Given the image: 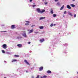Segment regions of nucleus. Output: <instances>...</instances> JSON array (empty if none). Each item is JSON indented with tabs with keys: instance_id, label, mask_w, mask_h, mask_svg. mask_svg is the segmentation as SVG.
<instances>
[{
	"instance_id": "f257e3e1",
	"label": "nucleus",
	"mask_w": 78,
	"mask_h": 78,
	"mask_svg": "<svg viewBox=\"0 0 78 78\" xmlns=\"http://www.w3.org/2000/svg\"><path fill=\"white\" fill-rule=\"evenodd\" d=\"M2 47L3 48H4V49H6L7 48V46L6 45V44H4L2 45Z\"/></svg>"
},
{
	"instance_id": "f03ea898",
	"label": "nucleus",
	"mask_w": 78,
	"mask_h": 78,
	"mask_svg": "<svg viewBox=\"0 0 78 78\" xmlns=\"http://www.w3.org/2000/svg\"><path fill=\"white\" fill-rule=\"evenodd\" d=\"M36 10L38 12H39V13H41V11L40 8L37 9Z\"/></svg>"
},
{
	"instance_id": "7ed1b4c3",
	"label": "nucleus",
	"mask_w": 78,
	"mask_h": 78,
	"mask_svg": "<svg viewBox=\"0 0 78 78\" xmlns=\"http://www.w3.org/2000/svg\"><path fill=\"white\" fill-rule=\"evenodd\" d=\"M15 25H12L11 26V29H14V28H15Z\"/></svg>"
},
{
	"instance_id": "20e7f679",
	"label": "nucleus",
	"mask_w": 78,
	"mask_h": 78,
	"mask_svg": "<svg viewBox=\"0 0 78 78\" xmlns=\"http://www.w3.org/2000/svg\"><path fill=\"white\" fill-rule=\"evenodd\" d=\"M44 38H42V39H40V42L41 43H42V42H43L44 41Z\"/></svg>"
},
{
	"instance_id": "39448f33",
	"label": "nucleus",
	"mask_w": 78,
	"mask_h": 78,
	"mask_svg": "<svg viewBox=\"0 0 78 78\" xmlns=\"http://www.w3.org/2000/svg\"><path fill=\"white\" fill-rule=\"evenodd\" d=\"M68 14H69V15H70L71 17L73 16V15H72V13H70V12H68Z\"/></svg>"
},
{
	"instance_id": "423d86ee",
	"label": "nucleus",
	"mask_w": 78,
	"mask_h": 78,
	"mask_svg": "<svg viewBox=\"0 0 78 78\" xmlns=\"http://www.w3.org/2000/svg\"><path fill=\"white\" fill-rule=\"evenodd\" d=\"M24 62L25 63H26L27 64V65H30V64L28 62H27V60H24Z\"/></svg>"
},
{
	"instance_id": "0eeeda50",
	"label": "nucleus",
	"mask_w": 78,
	"mask_h": 78,
	"mask_svg": "<svg viewBox=\"0 0 78 78\" xmlns=\"http://www.w3.org/2000/svg\"><path fill=\"white\" fill-rule=\"evenodd\" d=\"M43 70V67L42 66H41L39 68V71H42Z\"/></svg>"
},
{
	"instance_id": "6e6552de",
	"label": "nucleus",
	"mask_w": 78,
	"mask_h": 78,
	"mask_svg": "<svg viewBox=\"0 0 78 78\" xmlns=\"http://www.w3.org/2000/svg\"><path fill=\"white\" fill-rule=\"evenodd\" d=\"M67 8H68V9H71V7H70L69 5H67Z\"/></svg>"
},
{
	"instance_id": "1a4fd4ad",
	"label": "nucleus",
	"mask_w": 78,
	"mask_h": 78,
	"mask_svg": "<svg viewBox=\"0 0 78 78\" xmlns=\"http://www.w3.org/2000/svg\"><path fill=\"white\" fill-rule=\"evenodd\" d=\"M51 11H50V13L51 14H53V9H51Z\"/></svg>"
},
{
	"instance_id": "9d476101",
	"label": "nucleus",
	"mask_w": 78,
	"mask_h": 78,
	"mask_svg": "<svg viewBox=\"0 0 78 78\" xmlns=\"http://www.w3.org/2000/svg\"><path fill=\"white\" fill-rule=\"evenodd\" d=\"M33 31H34L33 29H32V30H30V31L29 32V34H30V33H32V32H33Z\"/></svg>"
},
{
	"instance_id": "9b49d317",
	"label": "nucleus",
	"mask_w": 78,
	"mask_h": 78,
	"mask_svg": "<svg viewBox=\"0 0 78 78\" xmlns=\"http://www.w3.org/2000/svg\"><path fill=\"white\" fill-rule=\"evenodd\" d=\"M45 11V10L44 9H43L41 11L40 13L42 14V13H43V12H44Z\"/></svg>"
},
{
	"instance_id": "f8f14e48",
	"label": "nucleus",
	"mask_w": 78,
	"mask_h": 78,
	"mask_svg": "<svg viewBox=\"0 0 78 78\" xmlns=\"http://www.w3.org/2000/svg\"><path fill=\"white\" fill-rule=\"evenodd\" d=\"M17 46L19 47L20 48L22 46V45L21 44H18Z\"/></svg>"
},
{
	"instance_id": "ddd939ff",
	"label": "nucleus",
	"mask_w": 78,
	"mask_h": 78,
	"mask_svg": "<svg viewBox=\"0 0 78 78\" xmlns=\"http://www.w3.org/2000/svg\"><path fill=\"white\" fill-rule=\"evenodd\" d=\"M47 73H51V71L50 70H48L47 71Z\"/></svg>"
},
{
	"instance_id": "4468645a",
	"label": "nucleus",
	"mask_w": 78,
	"mask_h": 78,
	"mask_svg": "<svg viewBox=\"0 0 78 78\" xmlns=\"http://www.w3.org/2000/svg\"><path fill=\"white\" fill-rule=\"evenodd\" d=\"M17 61V60L16 59H13L12 60V62H16Z\"/></svg>"
},
{
	"instance_id": "2eb2a0df",
	"label": "nucleus",
	"mask_w": 78,
	"mask_h": 78,
	"mask_svg": "<svg viewBox=\"0 0 78 78\" xmlns=\"http://www.w3.org/2000/svg\"><path fill=\"white\" fill-rule=\"evenodd\" d=\"M70 6H72V7H75V5L72 4H70Z\"/></svg>"
},
{
	"instance_id": "dca6fc26",
	"label": "nucleus",
	"mask_w": 78,
	"mask_h": 78,
	"mask_svg": "<svg viewBox=\"0 0 78 78\" xmlns=\"http://www.w3.org/2000/svg\"><path fill=\"white\" fill-rule=\"evenodd\" d=\"M23 36H24V37H27V35H26V34L25 33L23 34Z\"/></svg>"
},
{
	"instance_id": "f3484780",
	"label": "nucleus",
	"mask_w": 78,
	"mask_h": 78,
	"mask_svg": "<svg viewBox=\"0 0 78 78\" xmlns=\"http://www.w3.org/2000/svg\"><path fill=\"white\" fill-rule=\"evenodd\" d=\"M45 18V17H41L40 18L39 20H42V19H44Z\"/></svg>"
},
{
	"instance_id": "a211bd4d",
	"label": "nucleus",
	"mask_w": 78,
	"mask_h": 78,
	"mask_svg": "<svg viewBox=\"0 0 78 78\" xmlns=\"http://www.w3.org/2000/svg\"><path fill=\"white\" fill-rule=\"evenodd\" d=\"M64 5H63L62 6L61 9H60V10H62V9H64Z\"/></svg>"
},
{
	"instance_id": "6ab92c4d",
	"label": "nucleus",
	"mask_w": 78,
	"mask_h": 78,
	"mask_svg": "<svg viewBox=\"0 0 78 78\" xmlns=\"http://www.w3.org/2000/svg\"><path fill=\"white\" fill-rule=\"evenodd\" d=\"M39 28L40 29H43V28H44V27L43 26H40L39 27Z\"/></svg>"
},
{
	"instance_id": "aec40b11",
	"label": "nucleus",
	"mask_w": 78,
	"mask_h": 78,
	"mask_svg": "<svg viewBox=\"0 0 78 78\" xmlns=\"http://www.w3.org/2000/svg\"><path fill=\"white\" fill-rule=\"evenodd\" d=\"M57 5H58V6H60V5H61L60 4V3H59V2H58L57 3Z\"/></svg>"
},
{
	"instance_id": "412c9836",
	"label": "nucleus",
	"mask_w": 78,
	"mask_h": 78,
	"mask_svg": "<svg viewBox=\"0 0 78 78\" xmlns=\"http://www.w3.org/2000/svg\"><path fill=\"white\" fill-rule=\"evenodd\" d=\"M53 16L54 17H56V14H54L53 15Z\"/></svg>"
},
{
	"instance_id": "4be33fe9",
	"label": "nucleus",
	"mask_w": 78,
	"mask_h": 78,
	"mask_svg": "<svg viewBox=\"0 0 78 78\" xmlns=\"http://www.w3.org/2000/svg\"><path fill=\"white\" fill-rule=\"evenodd\" d=\"M43 77V78H46L47 77V76L44 75V76Z\"/></svg>"
},
{
	"instance_id": "5701e85b",
	"label": "nucleus",
	"mask_w": 78,
	"mask_h": 78,
	"mask_svg": "<svg viewBox=\"0 0 78 78\" xmlns=\"http://www.w3.org/2000/svg\"><path fill=\"white\" fill-rule=\"evenodd\" d=\"M14 56L15 57H19V55H14Z\"/></svg>"
},
{
	"instance_id": "b1692460",
	"label": "nucleus",
	"mask_w": 78,
	"mask_h": 78,
	"mask_svg": "<svg viewBox=\"0 0 78 78\" xmlns=\"http://www.w3.org/2000/svg\"><path fill=\"white\" fill-rule=\"evenodd\" d=\"M2 53H5V51L4 50H2Z\"/></svg>"
},
{
	"instance_id": "393cba45",
	"label": "nucleus",
	"mask_w": 78,
	"mask_h": 78,
	"mask_svg": "<svg viewBox=\"0 0 78 78\" xmlns=\"http://www.w3.org/2000/svg\"><path fill=\"white\" fill-rule=\"evenodd\" d=\"M53 23H51V25H50V27H53Z\"/></svg>"
},
{
	"instance_id": "a878e982",
	"label": "nucleus",
	"mask_w": 78,
	"mask_h": 78,
	"mask_svg": "<svg viewBox=\"0 0 78 78\" xmlns=\"http://www.w3.org/2000/svg\"><path fill=\"white\" fill-rule=\"evenodd\" d=\"M25 25H26V26H27L28 25H29V23H26L25 24Z\"/></svg>"
},
{
	"instance_id": "bb28decb",
	"label": "nucleus",
	"mask_w": 78,
	"mask_h": 78,
	"mask_svg": "<svg viewBox=\"0 0 78 78\" xmlns=\"http://www.w3.org/2000/svg\"><path fill=\"white\" fill-rule=\"evenodd\" d=\"M66 13H67V12L66 11H65L64 12V14H66Z\"/></svg>"
},
{
	"instance_id": "cd10ccee",
	"label": "nucleus",
	"mask_w": 78,
	"mask_h": 78,
	"mask_svg": "<svg viewBox=\"0 0 78 78\" xmlns=\"http://www.w3.org/2000/svg\"><path fill=\"white\" fill-rule=\"evenodd\" d=\"M36 6V5H33V8H34V7H35V6Z\"/></svg>"
},
{
	"instance_id": "c85d7f7f",
	"label": "nucleus",
	"mask_w": 78,
	"mask_h": 78,
	"mask_svg": "<svg viewBox=\"0 0 78 78\" xmlns=\"http://www.w3.org/2000/svg\"><path fill=\"white\" fill-rule=\"evenodd\" d=\"M26 22L27 23H30V22L29 21H26Z\"/></svg>"
},
{
	"instance_id": "c756f323",
	"label": "nucleus",
	"mask_w": 78,
	"mask_h": 78,
	"mask_svg": "<svg viewBox=\"0 0 78 78\" xmlns=\"http://www.w3.org/2000/svg\"><path fill=\"white\" fill-rule=\"evenodd\" d=\"M47 3H48L47 2H44V4L45 5H47Z\"/></svg>"
},
{
	"instance_id": "7c9ffc66",
	"label": "nucleus",
	"mask_w": 78,
	"mask_h": 78,
	"mask_svg": "<svg viewBox=\"0 0 78 78\" xmlns=\"http://www.w3.org/2000/svg\"><path fill=\"white\" fill-rule=\"evenodd\" d=\"M58 0H55V2H58Z\"/></svg>"
},
{
	"instance_id": "2f4dec72",
	"label": "nucleus",
	"mask_w": 78,
	"mask_h": 78,
	"mask_svg": "<svg viewBox=\"0 0 78 78\" xmlns=\"http://www.w3.org/2000/svg\"><path fill=\"white\" fill-rule=\"evenodd\" d=\"M6 31H2L1 32H6Z\"/></svg>"
},
{
	"instance_id": "473e14b6",
	"label": "nucleus",
	"mask_w": 78,
	"mask_h": 78,
	"mask_svg": "<svg viewBox=\"0 0 78 78\" xmlns=\"http://www.w3.org/2000/svg\"><path fill=\"white\" fill-rule=\"evenodd\" d=\"M76 14H75L74 15V17H76Z\"/></svg>"
},
{
	"instance_id": "72a5a7b5",
	"label": "nucleus",
	"mask_w": 78,
	"mask_h": 78,
	"mask_svg": "<svg viewBox=\"0 0 78 78\" xmlns=\"http://www.w3.org/2000/svg\"><path fill=\"white\" fill-rule=\"evenodd\" d=\"M35 33H36V34H37V33H38V32H35Z\"/></svg>"
},
{
	"instance_id": "f704fd0d",
	"label": "nucleus",
	"mask_w": 78,
	"mask_h": 78,
	"mask_svg": "<svg viewBox=\"0 0 78 78\" xmlns=\"http://www.w3.org/2000/svg\"><path fill=\"white\" fill-rule=\"evenodd\" d=\"M30 43H31V42H28V44H30Z\"/></svg>"
},
{
	"instance_id": "c9c22d12",
	"label": "nucleus",
	"mask_w": 78,
	"mask_h": 78,
	"mask_svg": "<svg viewBox=\"0 0 78 78\" xmlns=\"http://www.w3.org/2000/svg\"><path fill=\"white\" fill-rule=\"evenodd\" d=\"M30 2H32V0H30Z\"/></svg>"
},
{
	"instance_id": "e433bc0d",
	"label": "nucleus",
	"mask_w": 78,
	"mask_h": 78,
	"mask_svg": "<svg viewBox=\"0 0 78 78\" xmlns=\"http://www.w3.org/2000/svg\"><path fill=\"white\" fill-rule=\"evenodd\" d=\"M26 72L27 73H28V71H26Z\"/></svg>"
},
{
	"instance_id": "4c0bfd02",
	"label": "nucleus",
	"mask_w": 78,
	"mask_h": 78,
	"mask_svg": "<svg viewBox=\"0 0 78 78\" xmlns=\"http://www.w3.org/2000/svg\"><path fill=\"white\" fill-rule=\"evenodd\" d=\"M40 78H44V77H43H43L42 76H41L40 77Z\"/></svg>"
},
{
	"instance_id": "58836bf2",
	"label": "nucleus",
	"mask_w": 78,
	"mask_h": 78,
	"mask_svg": "<svg viewBox=\"0 0 78 78\" xmlns=\"http://www.w3.org/2000/svg\"><path fill=\"white\" fill-rule=\"evenodd\" d=\"M34 26H35V25H32L31 26V27H33Z\"/></svg>"
},
{
	"instance_id": "ea45409f",
	"label": "nucleus",
	"mask_w": 78,
	"mask_h": 78,
	"mask_svg": "<svg viewBox=\"0 0 78 78\" xmlns=\"http://www.w3.org/2000/svg\"><path fill=\"white\" fill-rule=\"evenodd\" d=\"M55 25H56V24H54V26H55Z\"/></svg>"
},
{
	"instance_id": "a19ab883",
	"label": "nucleus",
	"mask_w": 78,
	"mask_h": 78,
	"mask_svg": "<svg viewBox=\"0 0 78 78\" xmlns=\"http://www.w3.org/2000/svg\"><path fill=\"white\" fill-rule=\"evenodd\" d=\"M4 62H6V61H4Z\"/></svg>"
},
{
	"instance_id": "79ce46f5",
	"label": "nucleus",
	"mask_w": 78,
	"mask_h": 78,
	"mask_svg": "<svg viewBox=\"0 0 78 78\" xmlns=\"http://www.w3.org/2000/svg\"><path fill=\"white\" fill-rule=\"evenodd\" d=\"M77 74H78V71L77 72Z\"/></svg>"
},
{
	"instance_id": "37998d69",
	"label": "nucleus",
	"mask_w": 78,
	"mask_h": 78,
	"mask_svg": "<svg viewBox=\"0 0 78 78\" xmlns=\"http://www.w3.org/2000/svg\"><path fill=\"white\" fill-rule=\"evenodd\" d=\"M75 0H73V1H75Z\"/></svg>"
},
{
	"instance_id": "c03bdc74",
	"label": "nucleus",
	"mask_w": 78,
	"mask_h": 78,
	"mask_svg": "<svg viewBox=\"0 0 78 78\" xmlns=\"http://www.w3.org/2000/svg\"><path fill=\"white\" fill-rule=\"evenodd\" d=\"M34 5H35V3H34Z\"/></svg>"
}]
</instances>
